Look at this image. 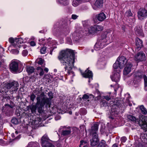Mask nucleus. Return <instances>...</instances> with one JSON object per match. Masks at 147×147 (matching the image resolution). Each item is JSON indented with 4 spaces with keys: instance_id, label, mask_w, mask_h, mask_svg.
Returning <instances> with one entry per match:
<instances>
[{
    "instance_id": "f8f14e48",
    "label": "nucleus",
    "mask_w": 147,
    "mask_h": 147,
    "mask_svg": "<svg viewBox=\"0 0 147 147\" xmlns=\"http://www.w3.org/2000/svg\"><path fill=\"white\" fill-rule=\"evenodd\" d=\"M132 65L130 63H128L125 67L123 70V74L124 75L128 74L132 69Z\"/></svg>"
},
{
    "instance_id": "09e8293b",
    "label": "nucleus",
    "mask_w": 147,
    "mask_h": 147,
    "mask_svg": "<svg viewBox=\"0 0 147 147\" xmlns=\"http://www.w3.org/2000/svg\"><path fill=\"white\" fill-rule=\"evenodd\" d=\"M89 98V96L86 94H84L82 97L83 99H88Z\"/></svg>"
},
{
    "instance_id": "ddd939ff",
    "label": "nucleus",
    "mask_w": 147,
    "mask_h": 147,
    "mask_svg": "<svg viewBox=\"0 0 147 147\" xmlns=\"http://www.w3.org/2000/svg\"><path fill=\"white\" fill-rule=\"evenodd\" d=\"M121 66V68H123L127 63V60L124 56L119 57L117 59Z\"/></svg>"
},
{
    "instance_id": "37998d69",
    "label": "nucleus",
    "mask_w": 147,
    "mask_h": 147,
    "mask_svg": "<svg viewBox=\"0 0 147 147\" xmlns=\"http://www.w3.org/2000/svg\"><path fill=\"white\" fill-rule=\"evenodd\" d=\"M127 138L126 137H123L121 138V142H125Z\"/></svg>"
},
{
    "instance_id": "2f4dec72",
    "label": "nucleus",
    "mask_w": 147,
    "mask_h": 147,
    "mask_svg": "<svg viewBox=\"0 0 147 147\" xmlns=\"http://www.w3.org/2000/svg\"><path fill=\"white\" fill-rule=\"evenodd\" d=\"M4 140L1 139V145L4 146L7 145V140L3 138Z\"/></svg>"
},
{
    "instance_id": "0e129e2a",
    "label": "nucleus",
    "mask_w": 147,
    "mask_h": 147,
    "mask_svg": "<svg viewBox=\"0 0 147 147\" xmlns=\"http://www.w3.org/2000/svg\"><path fill=\"white\" fill-rule=\"evenodd\" d=\"M83 147H88L87 146H83Z\"/></svg>"
},
{
    "instance_id": "412c9836",
    "label": "nucleus",
    "mask_w": 147,
    "mask_h": 147,
    "mask_svg": "<svg viewBox=\"0 0 147 147\" xmlns=\"http://www.w3.org/2000/svg\"><path fill=\"white\" fill-rule=\"evenodd\" d=\"M136 45L137 48H141L142 46V41L138 38L136 39Z\"/></svg>"
},
{
    "instance_id": "7c9ffc66",
    "label": "nucleus",
    "mask_w": 147,
    "mask_h": 147,
    "mask_svg": "<svg viewBox=\"0 0 147 147\" xmlns=\"http://www.w3.org/2000/svg\"><path fill=\"white\" fill-rule=\"evenodd\" d=\"M71 133V131L70 130H64L62 131V134L64 136H66L69 135Z\"/></svg>"
},
{
    "instance_id": "e433bc0d",
    "label": "nucleus",
    "mask_w": 147,
    "mask_h": 147,
    "mask_svg": "<svg viewBox=\"0 0 147 147\" xmlns=\"http://www.w3.org/2000/svg\"><path fill=\"white\" fill-rule=\"evenodd\" d=\"M48 96H49V98H48L49 99V100L50 101V104H51V100L53 97V94L52 92H49L48 93Z\"/></svg>"
},
{
    "instance_id": "7ed1b4c3",
    "label": "nucleus",
    "mask_w": 147,
    "mask_h": 147,
    "mask_svg": "<svg viewBox=\"0 0 147 147\" xmlns=\"http://www.w3.org/2000/svg\"><path fill=\"white\" fill-rule=\"evenodd\" d=\"M40 107L38 108V112L40 113H41L42 112V107H43L46 105V107L48 106L50 107V102L49 99L48 98H43L42 99L41 102H40Z\"/></svg>"
},
{
    "instance_id": "393cba45",
    "label": "nucleus",
    "mask_w": 147,
    "mask_h": 147,
    "mask_svg": "<svg viewBox=\"0 0 147 147\" xmlns=\"http://www.w3.org/2000/svg\"><path fill=\"white\" fill-rule=\"evenodd\" d=\"M9 42L12 44V45L14 47L17 48V45L16 44V40L12 38H9Z\"/></svg>"
},
{
    "instance_id": "c03bdc74",
    "label": "nucleus",
    "mask_w": 147,
    "mask_h": 147,
    "mask_svg": "<svg viewBox=\"0 0 147 147\" xmlns=\"http://www.w3.org/2000/svg\"><path fill=\"white\" fill-rule=\"evenodd\" d=\"M78 16L75 14H72L71 16V18L74 20L76 19L78 17Z\"/></svg>"
},
{
    "instance_id": "f3484780",
    "label": "nucleus",
    "mask_w": 147,
    "mask_h": 147,
    "mask_svg": "<svg viewBox=\"0 0 147 147\" xmlns=\"http://www.w3.org/2000/svg\"><path fill=\"white\" fill-rule=\"evenodd\" d=\"M96 17L98 21L102 22L106 18V16L104 13L102 12L97 15Z\"/></svg>"
},
{
    "instance_id": "de8ad7c7",
    "label": "nucleus",
    "mask_w": 147,
    "mask_h": 147,
    "mask_svg": "<svg viewBox=\"0 0 147 147\" xmlns=\"http://www.w3.org/2000/svg\"><path fill=\"white\" fill-rule=\"evenodd\" d=\"M44 96H45V94H44V92H42L41 94H40V95L39 96H38L37 97H40V100L41 99V97H42V98H45V97H44Z\"/></svg>"
},
{
    "instance_id": "20e7f679",
    "label": "nucleus",
    "mask_w": 147,
    "mask_h": 147,
    "mask_svg": "<svg viewBox=\"0 0 147 147\" xmlns=\"http://www.w3.org/2000/svg\"><path fill=\"white\" fill-rule=\"evenodd\" d=\"M41 140L42 147H55L53 144L49 141V139L46 134L42 137Z\"/></svg>"
},
{
    "instance_id": "6e6552de",
    "label": "nucleus",
    "mask_w": 147,
    "mask_h": 147,
    "mask_svg": "<svg viewBox=\"0 0 147 147\" xmlns=\"http://www.w3.org/2000/svg\"><path fill=\"white\" fill-rule=\"evenodd\" d=\"M147 117L143 115L139 117V124L145 132L147 131V122L145 121Z\"/></svg>"
},
{
    "instance_id": "a211bd4d",
    "label": "nucleus",
    "mask_w": 147,
    "mask_h": 147,
    "mask_svg": "<svg viewBox=\"0 0 147 147\" xmlns=\"http://www.w3.org/2000/svg\"><path fill=\"white\" fill-rule=\"evenodd\" d=\"M98 125L97 123H94L92 126L90 134H93L94 133H96V131L98 130Z\"/></svg>"
},
{
    "instance_id": "72a5a7b5",
    "label": "nucleus",
    "mask_w": 147,
    "mask_h": 147,
    "mask_svg": "<svg viewBox=\"0 0 147 147\" xmlns=\"http://www.w3.org/2000/svg\"><path fill=\"white\" fill-rule=\"evenodd\" d=\"M133 14L130 10L127 11L125 13V15L127 16H131Z\"/></svg>"
},
{
    "instance_id": "8fccbe9b",
    "label": "nucleus",
    "mask_w": 147,
    "mask_h": 147,
    "mask_svg": "<svg viewBox=\"0 0 147 147\" xmlns=\"http://www.w3.org/2000/svg\"><path fill=\"white\" fill-rule=\"evenodd\" d=\"M87 144V142L84 140H82L80 141V145H86Z\"/></svg>"
},
{
    "instance_id": "13d9d810",
    "label": "nucleus",
    "mask_w": 147,
    "mask_h": 147,
    "mask_svg": "<svg viewBox=\"0 0 147 147\" xmlns=\"http://www.w3.org/2000/svg\"><path fill=\"white\" fill-rule=\"evenodd\" d=\"M144 82H147V77L145 76L144 78Z\"/></svg>"
},
{
    "instance_id": "473e14b6",
    "label": "nucleus",
    "mask_w": 147,
    "mask_h": 147,
    "mask_svg": "<svg viewBox=\"0 0 147 147\" xmlns=\"http://www.w3.org/2000/svg\"><path fill=\"white\" fill-rule=\"evenodd\" d=\"M38 143L36 142H30L28 144V147H34L35 145H38Z\"/></svg>"
},
{
    "instance_id": "79ce46f5",
    "label": "nucleus",
    "mask_w": 147,
    "mask_h": 147,
    "mask_svg": "<svg viewBox=\"0 0 147 147\" xmlns=\"http://www.w3.org/2000/svg\"><path fill=\"white\" fill-rule=\"evenodd\" d=\"M28 54V51L26 50H24L22 52V55L24 56H26Z\"/></svg>"
},
{
    "instance_id": "1a4fd4ad",
    "label": "nucleus",
    "mask_w": 147,
    "mask_h": 147,
    "mask_svg": "<svg viewBox=\"0 0 147 147\" xmlns=\"http://www.w3.org/2000/svg\"><path fill=\"white\" fill-rule=\"evenodd\" d=\"M138 17L141 20L147 18V10L144 9H140L138 13Z\"/></svg>"
},
{
    "instance_id": "423d86ee",
    "label": "nucleus",
    "mask_w": 147,
    "mask_h": 147,
    "mask_svg": "<svg viewBox=\"0 0 147 147\" xmlns=\"http://www.w3.org/2000/svg\"><path fill=\"white\" fill-rule=\"evenodd\" d=\"M104 36L105 37V36ZM107 41V39L105 37L100 39L94 45L95 49L96 50H100V49L103 48L104 47L106 46L105 43Z\"/></svg>"
},
{
    "instance_id": "4c0bfd02",
    "label": "nucleus",
    "mask_w": 147,
    "mask_h": 147,
    "mask_svg": "<svg viewBox=\"0 0 147 147\" xmlns=\"http://www.w3.org/2000/svg\"><path fill=\"white\" fill-rule=\"evenodd\" d=\"M77 0H73L72 3V5L74 6H76L79 5V1Z\"/></svg>"
},
{
    "instance_id": "3c124183",
    "label": "nucleus",
    "mask_w": 147,
    "mask_h": 147,
    "mask_svg": "<svg viewBox=\"0 0 147 147\" xmlns=\"http://www.w3.org/2000/svg\"><path fill=\"white\" fill-rule=\"evenodd\" d=\"M39 41L40 42H42L41 43L40 42V44H41L42 45H43L45 43V39H44L43 38H42V39H40L39 40Z\"/></svg>"
},
{
    "instance_id": "052dcab7",
    "label": "nucleus",
    "mask_w": 147,
    "mask_h": 147,
    "mask_svg": "<svg viewBox=\"0 0 147 147\" xmlns=\"http://www.w3.org/2000/svg\"><path fill=\"white\" fill-rule=\"evenodd\" d=\"M42 69V68H41L40 67H38L37 68H36V69L38 71H40L41 69Z\"/></svg>"
},
{
    "instance_id": "39448f33",
    "label": "nucleus",
    "mask_w": 147,
    "mask_h": 147,
    "mask_svg": "<svg viewBox=\"0 0 147 147\" xmlns=\"http://www.w3.org/2000/svg\"><path fill=\"white\" fill-rule=\"evenodd\" d=\"M20 65L14 61H12L10 64V68L11 71L15 73H19L22 71V69L20 67Z\"/></svg>"
},
{
    "instance_id": "c9c22d12",
    "label": "nucleus",
    "mask_w": 147,
    "mask_h": 147,
    "mask_svg": "<svg viewBox=\"0 0 147 147\" xmlns=\"http://www.w3.org/2000/svg\"><path fill=\"white\" fill-rule=\"evenodd\" d=\"M37 63L39 65H42L43 62L44 60H43L42 58H40L38 59L37 60Z\"/></svg>"
},
{
    "instance_id": "e2e57ef3",
    "label": "nucleus",
    "mask_w": 147,
    "mask_h": 147,
    "mask_svg": "<svg viewBox=\"0 0 147 147\" xmlns=\"http://www.w3.org/2000/svg\"><path fill=\"white\" fill-rule=\"evenodd\" d=\"M69 113L70 114H72V112H69Z\"/></svg>"
},
{
    "instance_id": "bf43d9fd",
    "label": "nucleus",
    "mask_w": 147,
    "mask_h": 147,
    "mask_svg": "<svg viewBox=\"0 0 147 147\" xmlns=\"http://www.w3.org/2000/svg\"><path fill=\"white\" fill-rule=\"evenodd\" d=\"M14 51L15 52V53L16 54H18L19 53V51H18V50H14Z\"/></svg>"
},
{
    "instance_id": "f704fd0d",
    "label": "nucleus",
    "mask_w": 147,
    "mask_h": 147,
    "mask_svg": "<svg viewBox=\"0 0 147 147\" xmlns=\"http://www.w3.org/2000/svg\"><path fill=\"white\" fill-rule=\"evenodd\" d=\"M11 122L14 124H17L18 123V121L17 119L16 118H13L11 120Z\"/></svg>"
},
{
    "instance_id": "aec40b11",
    "label": "nucleus",
    "mask_w": 147,
    "mask_h": 147,
    "mask_svg": "<svg viewBox=\"0 0 147 147\" xmlns=\"http://www.w3.org/2000/svg\"><path fill=\"white\" fill-rule=\"evenodd\" d=\"M35 69L33 67L27 66L26 70L28 74H32L34 72Z\"/></svg>"
},
{
    "instance_id": "338daca9",
    "label": "nucleus",
    "mask_w": 147,
    "mask_h": 147,
    "mask_svg": "<svg viewBox=\"0 0 147 147\" xmlns=\"http://www.w3.org/2000/svg\"><path fill=\"white\" fill-rule=\"evenodd\" d=\"M146 7H147V4H146Z\"/></svg>"
},
{
    "instance_id": "cd10ccee",
    "label": "nucleus",
    "mask_w": 147,
    "mask_h": 147,
    "mask_svg": "<svg viewBox=\"0 0 147 147\" xmlns=\"http://www.w3.org/2000/svg\"><path fill=\"white\" fill-rule=\"evenodd\" d=\"M140 109L142 113L145 115L147 113V111L146 109L143 106H141L140 107Z\"/></svg>"
},
{
    "instance_id": "6ab92c4d",
    "label": "nucleus",
    "mask_w": 147,
    "mask_h": 147,
    "mask_svg": "<svg viewBox=\"0 0 147 147\" xmlns=\"http://www.w3.org/2000/svg\"><path fill=\"white\" fill-rule=\"evenodd\" d=\"M103 3V0H96L94 5L97 7L100 8L102 6Z\"/></svg>"
},
{
    "instance_id": "bb28decb",
    "label": "nucleus",
    "mask_w": 147,
    "mask_h": 147,
    "mask_svg": "<svg viewBox=\"0 0 147 147\" xmlns=\"http://www.w3.org/2000/svg\"><path fill=\"white\" fill-rule=\"evenodd\" d=\"M113 67L115 69H117L119 67L120 69H121L120 65H119L118 61L117 60L116 61L115 63L113 64Z\"/></svg>"
},
{
    "instance_id": "b1692460",
    "label": "nucleus",
    "mask_w": 147,
    "mask_h": 147,
    "mask_svg": "<svg viewBox=\"0 0 147 147\" xmlns=\"http://www.w3.org/2000/svg\"><path fill=\"white\" fill-rule=\"evenodd\" d=\"M16 44L17 45V47H18L19 43H24V42L23 40L21 38H19L16 39Z\"/></svg>"
},
{
    "instance_id": "a878e982",
    "label": "nucleus",
    "mask_w": 147,
    "mask_h": 147,
    "mask_svg": "<svg viewBox=\"0 0 147 147\" xmlns=\"http://www.w3.org/2000/svg\"><path fill=\"white\" fill-rule=\"evenodd\" d=\"M5 57L3 55H1V65L2 64V65L5 64Z\"/></svg>"
},
{
    "instance_id": "9d476101",
    "label": "nucleus",
    "mask_w": 147,
    "mask_h": 147,
    "mask_svg": "<svg viewBox=\"0 0 147 147\" xmlns=\"http://www.w3.org/2000/svg\"><path fill=\"white\" fill-rule=\"evenodd\" d=\"M135 60L138 61H142L146 60L145 54L142 52L138 53L135 57Z\"/></svg>"
},
{
    "instance_id": "5701e85b",
    "label": "nucleus",
    "mask_w": 147,
    "mask_h": 147,
    "mask_svg": "<svg viewBox=\"0 0 147 147\" xmlns=\"http://www.w3.org/2000/svg\"><path fill=\"white\" fill-rule=\"evenodd\" d=\"M142 78V76H140L136 75L134 78V83H137L140 81Z\"/></svg>"
},
{
    "instance_id": "c85d7f7f",
    "label": "nucleus",
    "mask_w": 147,
    "mask_h": 147,
    "mask_svg": "<svg viewBox=\"0 0 147 147\" xmlns=\"http://www.w3.org/2000/svg\"><path fill=\"white\" fill-rule=\"evenodd\" d=\"M105 142L104 140H102L99 143L98 147H105Z\"/></svg>"
},
{
    "instance_id": "4468645a",
    "label": "nucleus",
    "mask_w": 147,
    "mask_h": 147,
    "mask_svg": "<svg viewBox=\"0 0 147 147\" xmlns=\"http://www.w3.org/2000/svg\"><path fill=\"white\" fill-rule=\"evenodd\" d=\"M115 73L111 77V79L113 81L116 82H118L120 79V71L119 70L117 72L114 71Z\"/></svg>"
},
{
    "instance_id": "69168bd1",
    "label": "nucleus",
    "mask_w": 147,
    "mask_h": 147,
    "mask_svg": "<svg viewBox=\"0 0 147 147\" xmlns=\"http://www.w3.org/2000/svg\"><path fill=\"white\" fill-rule=\"evenodd\" d=\"M16 133L17 134V131H16Z\"/></svg>"
},
{
    "instance_id": "ea45409f",
    "label": "nucleus",
    "mask_w": 147,
    "mask_h": 147,
    "mask_svg": "<svg viewBox=\"0 0 147 147\" xmlns=\"http://www.w3.org/2000/svg\"><path fill=\"white\" fill-rule=\"evenodd\" d=\"M46 51V48L45 47H42L40 50V52L42 54H45Z\"/></svg>"
},
{
    "instance_id": "4be33fe9",
    "label": "nucleus",
    "mask_w": 147,
    "mask_h": 147,
    "mask_svg": "<svg viewBox=\"0 0 147 147\" xmlns=\"http://www.w3.org/2000/svg\"><path fill=\"white\" fill-rule=\"evenodd\" d=\"M136 33L139 36H143L142 29L140 27H136L135 28Z\"/></svg>"
},
{
    "instance_id": "f03ea898",
    "label": "nucleus",
    "mask_w": 147,
    "mask_h": 147,
    "mask_svg": "<svg viewBox=\"0 0 147 147\" xmlns=\"http://www.w3.org/2000/svg\"><path fill=\"white\" fill-rule=\"evenodd\" d=\"M19 85L17 82L13 81L11 83H5L4 82L3 85L2 86L3 89H4V90L2 91H4L6 92L8 91V90L11 89V91L12 92L16 91L18 89V87Z\"/></svg>"
},
{
    "instance_id": "9b49d317",
    "label": "nucleus",
    "mask_w": 147,
    "mask_h": 147,
    "mask_svg": "<svg viewBox=\"0 0 147 147\" xmlns=\"http://www.w3.org/2000/svg\"><path fill=\"white\" fill-rule=\"evenodd\" d=\"M98 134L96 133L93 134H92V138L90 140L91 145L92 146H96L98 144Z\"/></svg>"
},
{
    "instance_id": "5fc2aeb1",
    "label": "nucleus",
    "mask_w": 147,
    "mask_h": 147,
    "mask_svg": "<svg viewBox=\"0 0 147 147\" xmlns=\"http://www.w3.org/2000/svg\"><path fill=\"white\" fill-rule=\"evenodd\" d=\"M144 88L145 90H147V82H144Z\"/></svg>"
},
{
    "instance_id": "49530a36",
    "label": "nucleus",
    "mask_w": 147,
    "mask_h": 147,
    "mask_svg": "<svg viewBox=\"0 0 147 147\" xmlns=\"http://www.w3.org/2000/svg\"><path fill=\"white\" fill-rule=\"evenodd\" d=\"M36 97V96L34 94H32L30 96V100L32 101H34L35 98Z\"/></svg>"
},
{
    "instance_id": "f257e3e1",
    "label": "nucleus",
    "mask_w": 147,
    "mask_h": 147,
    "mask_svg": "<svg viewBox=\"0 0 147 147\" xmlns=\"http://www.w3.org/2000/svg\"><path fill=\"white\" fill-rule=\"evenodd\" d=\"M75 54L74 51L70 49L61 51L58 56L62 65L64 66L65 71L69 74L74 75V72L72 71V67L74 65Z\"/></svg>"
},
{
    "instance_id": "2eb2a0df",
    "label": "nucleus",
    "mask_w": 147,
    "mask_h": 147,
    "mask_svg": "<svg viewBox=\"0 0 147 147\" xmlns=\"http://www.w3.org/2000/svg\"><path fill=\"white\" fill-rule=\"evenodd\" d=\"M81 74L83 77L85 78H90L92 77V72L89 70L88 68L86 70L84 73H81Z\"/></svg>"
},
{
    "instance_id": "c756f323",
    "label": "nucleus",
    "mask_w": 147,
    "mask_h": 147,
    "mask_svg": "<svg viewBox=\"0 0 147 147\" xmlns=\"http://www.w3.org/2000/svg\"><path fill=\"white\" fill-rule=\"evenodd\" d=\"M127 117L128 119L132 121H135L136 120V118L131 115H128L127 116Z\"/></svg>"
},
{
    "instance_id": "680f3d73",
    "label": "nucleus",
    "mask_w": 147,
    "mask_h": 147,
    "mask_svg": "<svg viewBox=\"0 0 147 147\" xmlns=\"http://www.w3.org/2000/svg\"><path fill=\"white\" fill-rule=\"evenodd\" d=\"M112 147H118V146L117 144H113Z\"/></svg>"
},
{
    "instance_id": "dca6fc26",
    "label": "nucleus",
    "mask_w": 147,
    "mask_h": 147,
    "mask_svg": "<svg viewBox=\"0 0 147 147\" xmlns=\"http://www.w3.org/2000/svg\"><path fill=\"white\" fill-rule=\"evenodd\" d=\"M37 102L35 105H32L31 107V109L32 113H35L36 108L38 107V106L40 102V97H37L36 98Z\"/></svg>"
},
{
    "instance_id": "6e6d98bb",
    "label": "nucleus",
    "mask_w": 147,
    "mask_h": 147,
    "mask_svg": "<svg viewBox=\"0 0 147 147\" xmlns=\"http://www.w3.org/2000/svg\"><path fill=\"white\" fill-rule=\"evenodd\" d=\"M4 49L3 48L1 47V51H2V53L3 54H4Z\"/></svg>"
},
{
    "instance_id": "603ef678",
    "label": "nucleus",
    "mask_w": 147,
    "mask_h": 147,
    "mask_svg": "<svg viewBox=\"0 0 147 147\" xmlns=\"http://www.w3.org/2000/svg\"><path fill=\"white\" fill-rule=\"evenodd\" d=\"M40 72L39 73V75L40 76H42L44 74V71L43 69H42L41 70L39 71Z\"/></svg>"
},
{
    "instance_id": "0eeeda50",
    "label": "nucleus",
    "mask_w": 147,
    "mask_h": 147,
    "mask_svg": "<svg viewBox=\"0 0 147 147\" xmlns=\"http://www.w3.org/2000/svg\"><path fill=\"white\" fill-rule=\"evenodd\" d=\"M103 26L100 25H95L88 28V32L91 34H94L96 33L100 32L103 30Z\"/></svg>"
},
{
    "instance_id": "864d4df0",
    "label": "nucleus",
    "mask_w": 147,
    "mask_h": 147,
    "mask_svg": "<svg viewBox=\"0 0 147 147\" xmlns=\"http://www.w3.org/2000/svg\"><path fill=\"white\" fill-rule=\"evenodd\" d=\"M30 45L31 46H34L36 44L34 41H31L30 42Z\"/></svg>"
},
{
    "instance_id": "4d7b16f0",
    "label": "nucleus",
    "mask_w": 147,
    "mask_h": 147,
    "mask_svg": "<svg viewBox=\"0 0 147 147\" xmlns=\"http://www.w3.org/2000/svg\"><path fill=\"white\" fill-rule=\"evenodd\" d=\"M44 70L47 73L49 71V69L48 68L46 67L44 69Z\"/></svg>"
},
{
    "instance_id": "a18cd8bd",
    "label": "nucleus",
    "mask_w": 147,
    "mask_h": 147,
    "mask_svg": "<svg viewBox=\"0 0 147 147\" xmlns=\"http://www.w3.org/2000/svg\"><path fill=\"white\" fill-rule=\"evenodd\" d=\"M62 3L65 5H67L68 3V0H62Z\"/></svg>"
},
{
    "instance_id": "58836bf2",
    "label": "nucleus",
    "mask_w": 147,
    "mask_h": 147,
    "mask_svg": "<svg viewBox=\"0 0 147 147\" xmlns=\"http://www.w3.org/2000/svg\"><path fill=\"white\" fill-rule=\"evenodd\" d=\"M101 106L102 107L107 105V102L101 99Z\"/></svg>"
},
{
    "instance_id": "a19ab883",
    "label": "nucleus",
    "mask_w": 147,
    "mask_h": 147,
    "mask_svg": "<svg viewBox=\"0 0 147 147\" xmlns=\"http://www.w3.org/2000/svg\"><path fill=\"white\" fill-rule=\"evenodd\" d=\"M103 99H105L107 100L108 101L110 100L111 98V97L110 96H102Z\"/></svg>"
}]
</instances>
